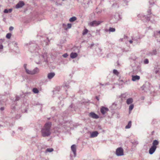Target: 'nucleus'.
Here are the masks:
<instances>
[{
    "label": "nucleus",
    "instance_id": "nucleus-29",
    "mask_svg": "<svg viewBox=\"0 0 160 160\" xmlns=\"http://www.w3.org/2000/svg\"><path fill=\"white\" fill-rule=\"evenodd\" d=\"M88 31L87 29H86V28L84 29L82 31V35H85L88 33Z\"/></svg>",
    "mask_w": 160,
    "mask_h": 160
},
{
    "label": "nucleus",
    "instance_id": "nucleus-57",
    "mask_svg": "<svg viewBox=\"0 0 160 160\" xmlns=\"http://www.w3.org/2000/svg\"><path fill=\"white\" fill-rule=\"evenodd\" d=\"M96 98L98 100H99V98H98V97H96Z\"/></svg>",
    "mask_w": 160,
    "mask_h": 160
},
{
    "label": "nucleus",
    "instance_id": "nucleus-54",
    "mask_svg": "<svg viewBox=\"0 0 160 160\" xmlns=\"http://www.w3.org/2000/svg\"><path fill=\"white\" fill-rule=\"evenodd\" d=\"M36 105H40V106H40V107L42 106V105H41V104H39V103H36Z\"/></svg>",
    "mask_w": 160,
    "mask_h": 160
},
{
    "label": "nucleus",
    "instance_id": "nucleus-5",
    "mask_svg": "<svg viewBox=\"0 0 160 160\" xmlns=\"http://www.w3.org/2000/svg\"><path fill=\"white\" fill-rule=\"evenodd\" d=\"M102 22V21H100L94 20L89 22L88 25L91 27H96L100 25Z\"/></svg>",
    "mask_w": 160,
    "mask_h": 160
},
{
    "label": "nucleus",
    "instance_id": "nucleus-3",
    "mask_svg": "<svg viewBox=\"0 0 160 160\" xmlns=\"http://www.w3.org/2000/svg\"><path fill=\"white\" fill-rule=\"evenodd\" d=\"M24 68L26 72L28 74L34 75L38 73L39 70L37 68H35L33 70H30L27 68V64H24L23 65Z\"/></svg>",
    "mask_w": 160,
    "mask_h": 160
},
{
    "label": "nucleus",
    "instance_id": "nucleus-23",
    "mask_svg": "<svg viewBox=\"0 0 160 160\" xmlns=\"http://www.w3.org/2000/svg\"><path fill=\"white\" fill-rule=\"evenodd\" d=\"M158 36L160 37V31L158 32L156 31L154 32L153 36L155 37L156 38H157Z\"/></svg>",
    "mask_w": 160,
    "mask_h": 160
},
{
    "label": "nucleus",
    "instance_id": "nucleus-24",
    "mask_svg": "<svg viewBox=\"0 0 160 160\" xmlns=\"http://www.w3.org/2000/svg\"><path fill=\"white\" fill-rule=\"evenodd\" d=\"M128 94L127 92H125L124 93L122 94L120 97L121 98H126L128 95Z\"/></svg>",
    "mask_w": 160,
    "mask_h": 160
},
{
    "label": "nucleus",
    "instance_id": "nucleus-43",
    "mask_svg": "<svg viewBox=\"0 0 160 160\" xmlns=\"http://www.w3.org/2000/svg\"><path fill=\"white\" fill-rule=\"evenodd\" d=\"M44 42L45 43V44H44L43 43H42V46H43L44 47L48 45V44L47 41H44Z\"/></svg>",
    "mask_w": 160,
    "mask_h": 160
},
{
    "label": "nucleus",
    "instance_id": "nucleus-9",
    "mask_svg": "<svg viewBox=\"0 0 160 160\" xmlns=\"http://www.w3.org/2000/svg\"><path fill=\"white\" fill-rule=\"evenodd\" d=\"M99 133L97 131H95L92 132H90V138H94L97 137Z\"/></svg>",
    "mask_w": 160,
    "mask_h": 160
},
{
    "label": "nucleus",
    "instance_id": "nucleus-2",
    "mask_svg": "<svg viewBox=\"0 0 160 160\" xmlns=\"http://www.w3.org/2000/svg\"><path fill=\"white\" fill-rule=\"evenodd\" d=\"M52 123L50 122L46 123L41 130V133L43 137L49 136L51 133Z\"/></svg>",
    "mask_w": 160,
    "mask_h": 160
},
{
    "label": "nucleus",
    "instance_id": "nucleus-28",
    "mask_svg": "<svg viewBox=\"0 0 160 160\" xmlns=\"http://www.w3.org/2000/svg\"><path fill=\"white\" fill-rule=\"evenodd\" d=\"M12 9L10 8L9 9H5L4 11V12L5 13H8V12H11L12 11Z\"/></svg>",
    "mask_w": 160,
    "mask_h": 160
},
{
    "label": "nucleus",
    "instance_id": "nucleus-11",
    "mask_svg": "<svg viewBox=\"0 0 160 160\" xmlns=\"http://www.w3.org/2000/svg\"><path fill=\"white\" fill-rule=\"evenodd\" d=\"M109 111V109L107 108L104 107H102L101 108L100 111L101 113L104 115L106 113V112Z\"/></svg>",
    "mask_w": 160,
    "mask_h": 160
},
{
    "label": "nucleus",
    "instance_id": "nucleus-38",
    "mask_svg": "<svg viewBox=\"0 0 160 160\" xmlns=\"http://www.w3.org/2000/svg\"><path fill=\"white\" fill-rule=\"evenodd\" d=\"M128 1L126 0H124L123 1V6H125L126 5H127L128 3Z\"/></svg>",
    "mask_w": 160,
    "mask_h": 160
},
{
    "label": "nucleus",
    "instance_id": "nucleus-39",
    "mask_svg": "<svg viewBox=\"0 0 160 160\" xmlns=\"http://www.w3.org/2000/svg\"><path fill=\"white\" fill-rule=\"evenodd\" d=\"M115 28H110L109 29V31L110 32H115Z\"/></svg>",
    "mask_w": 160,
    "mask_h": 160
},
{
    "label": "nucleus",
    "instance_id": "nucleus-61",
    "mask_svg": "<svg viewBox=\"0 0 160 160\" xmlns=\"http://www.w3.org/2000/svg\"><path fill=\"white\" fill-rule=\"evenodd\" d=\"M15 45H18V44L17 42H15Z\"/></svg>",
    "mask_w": 160,
    "mask_h": 160
},
{
    "label": "nucleus",
    "instance_id": "nucleus-8",
    "mask_svg": "<svg viewBox=\"0 0 160 160\" xmlns=\"http://www.w3.org/2000/svg\"><path fill=\"white\" fill-rule=\"evenodd\" d=\"M25 4L22 1H20L16 5L15 8L16 9H18L22 8Z\"/></svg>",
    "mask_w": 160,
    "mask_h": 160
},
{
    "label": "nucleus",
    "instance_id": "nucleus-6",
    "mask_svg": "<svg viewBox=\"0 0 160 160\" xmlns=\"http://www.w3.org/2000/svg\"><path fill=\"white\" fill-rule=\"evenodd\" d=\"M116 154L117 156H121L123 155V150L122 148H117L116 150Z\"/></svg>",
    "mask_w": 160,
    "mask_h": 160
},
{
    "label": "nucleus",
    "instance_id": "nucleus-46",
    "mask_svg": "<svg viewBox=\"0 0 160 160\" xmlns=\"http://www.w3.org/2000/svg\"><path fill=\"white\" fill-rule=\"evenodd\" d=\"M20 99V97L19 96H17L16 97V101H18Z\"/></svg>",
    "mask_w": 160,
    "mask_h": 160
},
{
    "label": "nucleus",
    "instance_id": "nucleus-26",
    "mask_svg": "<svg viewBox=\"0 0 160 160\" xmlns=\"http://www.w3.org/2000/svg\"><path fill=\"white\" fill-rule=\"evenodd\" d=\"M131 125H132L131 121H129L128 122V125L126 126L125 128L126 129H128V128H130V127H131Z\"/></svg>",
    "mask_w": 160,
    "mask_h": 160
},
{
    "label": "nucleus",
    "instance_id": "nucleus-48",
    "mask_svg": "<svg viewBox=\"0 0 160 160\" xmlns=\"http://www.w3.org/2000/svg\"><path fill=\"white\" fill-rule=\"evenodd\" d=\"M4 40L2 39H0V44H2Z\"/></svg>",
    "mask_w": 160,
    "mask_h": 160
},
{
    "label": "nucleus",
    "instance_id": "nucleus-55",
    "mask_svg": "<svg viewBox=\"0 0 160 160\" xmlns=\"http://www.w3.org/2000/svg\"><path fill=\"white\" fill-rule=\"evenodd\" d=\"M18 129H20V130H22V127H19V128Z\"/></svg>",
    "mask_w": 160,
    "mask_h": 160
},
{
    "label": "nucleus",
    "instance_id": "nucleus-17",
    "mask_svg": "<svg viewBox=\"0 0 160 160\" xmlns=\"http://www.w3.org/2000/svg\"><path fill=\"white\" fill-rule=\"evenodd\" d=\"M69 88V83H67L65 84L64 86H62L61 88L60 89H65V91L67 92V88Z\"/></svg>",
    "mask_w": 160,
    "mask_h": 160
},
{
    "label": "nucleus",
    "instance_id": "nucleus-50",
    "mask_svg": "<svg viewBox=\"0 0 160 160\" xmlns=\"http://www.w3.org/2000/svg\"><path fill=\"white\" fill-rule=\"evenodd\" d=\"M4 107H1L0 108V110H1V111H3V110H4Z\"/></svg>",
    "mask_w": 160,
    "mask_h": 160
},
{
    "label": "nucleus",
    "instance_id": "nucleus-40",
    "mask_svg": "<svg viewBox=\"0 0 160 160\" xmlns=\"http://www.w3.org/2000/svg\"><path fill=\"white\" fill-rule=\"evenodd\" d=\"M11 36V34L10 33H8L7 34L6 37L8 39H10Z\"/></svg>",
    "mask_w": 160,
    "mask_h": 160
},
{
    "label": "nucleus",
    "instance_id": "nucleus-60",
    "mask_svg": "<svg viewBox=\"0 0 160 160\" xmlns=\"http://www.w3.org/2000/svg\"><path fill=\"white\" fill-rule=\"evenodd\" d=\"M150 12V10H149L148 11V13H149V12Z\"/></svg>",
    "mask_w": 160,
    "mask_h": 160
},
{
    "label": "nucleus",
    "instance_id": "nucleus-14",
    "mask_svg": "<svg viewBox=\"0 0 160 160\" xmlns=\"http://www.w3.org/2000/svg\"><path fill=\"white\" fill-rule=\"evenodd\" d=\"M157 54V51L156 49H155L152 51L148 53L147 55L148 56H152L154 55H156Z\"/></svg>",
    "mask_w": 160,
    "mask_h": 160
},
{
    "label": "nucleus",
    "instance_id": "nucleus-15",
    "mask_svg": "<svg viewBox=\"0 0 160 160\" xmlns=\"http://www.w3.org/2000/svg\"><path fill=\"white\" fill-rule=\"evenodd\" d=\"M55 75V73L54 72L49 73L47 75V78L49 80H51L54 77Z\"/></svg>",
    "mask_w": 160,
    "mask_h": 160
},
{
    "label": "nucleus",
    "instance_id": "nucleus-59",
    "mask_svg": "<svg viewBox=\"0 0 160 160\" xmlns=\"http://www.w3.org/2000/svg\"><path fill=\"white\" fill-rule=\"evenodd\" d=\"M149 3H150V4H151H151L152 5V4H154V2H153L152 3H150V2H149Z\"/></svg>",
    "mask_w": 160,
    "mask_h": 160
},
{
    "label": "nucleus",
    "instance_id": "nucleus-12",
    "mask_svg": "<svg viewBox=\"0 0 160 160\" xmlns=\"http://www.w3.org/2000/svg\"><path fill=\"white\" fill-rule=\"evenodd\" d=\"M152 16L149 15L148 16H146L145 15L142 16L141 17V19L142 20H145L146 21H148L150 20Z\"/></svg>",
    "mask_w": 160,
    "mask_h": 160
},
{
    "label": "nucleus",
    "instance_id": "nucleus-49",
    "mask_svg": "<svg viewBox=\"0 0 160 160\" xmlns=\"http://www.w3.org/2000/svg\"><path fill=\"white\" fill-rule=\"evenodd\" d=\"M3 48V46L2 44H0V49Z\"/></svg>",
    "mask_w": 160,
    "mask_h": 160
},
{
    "label": "nucleus",
    "instance_id": "nucleus-47",
    "mask_svg": "<svg viewBox=\"0 0 160 160\" xmlns=\"http://www.w3.org/2000/svg\"><path fill=\"white\" fill-rule=\"evenodd\" d=\"M54 130H55V131H57V132H60V131H59V129H58V130H57V128H54Z\"/></svg>",
    "mask_w": 160,
    "mask_h": 160
},
{
    "label": "nucleus",
    "instance_id": "nucleus-45",
    "mask_svg": "<svg viewBox=\"0 0 160 160\" xmlns=\"http://www.w3.org/2000/svg\"><path fill=\"white\" fill-rule=\"evenodd\" d=\"M14 29V28L12 26H11L9 28V30L10 31H12Z\"/></svg>",
    "mask_w": 160,
    "mask_h": 160
},
{
    "label": "nucleus",
    "instance_id": "nucleus-13",
    "mask_svg": "<svg viewBox=\"0 0 160 160\" xmlns=\"http://www.w3.org/2000/svg\"><path fill=\"white\" fill-rule=\"evenodd\" d=\"M89 116L90 117L94 119H98L99 118V116L93 112H90Z\"/></svg>",
    "mask_w": 160,
    "mask_h": 160
},
{
    "label": "nucleus",
    "instance_id": "nucleus-44",
    "mask_svg": "<svg viewBox=\"0 0 160 160\" xmlns=\"http://www.w3.org/2000/svg\"><path fill=\"white\" fill-rule=\"evenodd\" d=\"M68 56V55L67 53H65L62 55V56L65 58H66Z\"/></svg>",
    "mask_w": 160,
    "mask_h": 160
},
{
    "label": "nucleus",
    "instance_id": "nucleus-20",
    "mask_svg": "<svg viewBox=\"0 0 160 160\" xmlns=\"http://www.w3.org/2000/svg\"><path fill=\"white\" fill-rule=\"evenodd\" d=\"M133 99L132 98H129L126 100V103L127 104H131L133 102Z\"/></svg>",
    "mask_w": 160,
    "mask_h": 160
},
{
    "label": "nucleus",
    "instance_id": "nucleus-51",
    "mask_svg": "<svg viewBox=\"0 0 160 160\" xmlns=\"http://www.w3.org/2000/svg\"><path fill=\"white\" fill-rule=\"evenodd\" d=\"M141 100H143L144 99V96H142L140 98Z\"/></svg>",
    "mask_w": 160,
    "mask_h": 160
},
{
    "label": "nucleus",
    "instance_id": "nucleus-16",
    "mask_svg": "<svg viewBox=\"0 0 160 160\" xmlns=\"http://www.w3.org/2000/svg\"><path fill=\"white\" fill-rule=\"evenodd\" d=\"M156 147L152 146L149 150V153L150 154H152L155 151Z\"/></svg>",
    "mask_w": 160,
    "mask_h": 160
},
{
    "label": "nucleus",
    "instance_id": "nucleus-4",
    "mask_svg": "<svg viewBox=\"0 0 160 160\" xmlns=\"http://www.w3.org/2000/svg\"><path fill=\"white\" fill-rule=\"evenodd\" d=\"M151 88V85L149 82L146 83L141 87L142 90L146 92H149Z\"/></svg>",
    "mask_w": 160,
    "mask_h": 160
},
{
    "label": "nucleus",
    "instance_id": "nucleus-42",
    "mask_svg": "<svg viewBox=\"0 0 160 160\" xmlns=\"http://www.w3.org/2000/svg\"><path fill=\"white\" fill-rule=\"evenodd\" d=\"M72 24L70 23H68L67 24V28L69 29L71 28Z\"/></svg>",
    "mask_w": 160,
    "mask_h": 160
},
{
    "label": "nucleus",
    "instance_id": "nucleus-56",
    "mask_svg": "<svg viewBox=\"0 0 160 160\" xmlns=\"http://www.w3.org/2000/svg\"><path fill=\"white\" fill-rule=\"evenodd\" d=\"M157 41L158 42H160V39L159 40V39H157Z\"/></svg>",
    "mask_w": 160,
    "mask_h": 160
},
{
    "label": "nucleus",
    "instance_id": "nucleus-7",
    "mask_svg": "<svg viewBox=\"0 0 160 160\" xmlns=\"http://www.w3.org/2000/svg\"><path fill=\"white\" fill-rule=\"evenodd\" d=\"M121 18L120 15L118 13H116L112 17V19L113 21V22L116 23Z\"/></svg>",
    "mask_w": 160,
    "mask_h": 160
},
{
    "label": "nucleus",
    "instance_id": "nucleus-25",
    "mask_svg": "<svg viewBox=\"0 0 160 160\" xmlns=\"http://www.w3.org/2000/svg\"><path fill=\"white\" fill-rule=\"evenodd\" d=\"M140 38L139 36L136 37H132V40L133 41L134 43H136V41L138 39Z\"/></svg>",
    "mask_w": 160,
    "mask_h": 160
},
{
    "label": "nucleus",
    "instance_id": "nucleus-30",
    "mask_svg": "<svg viewBox=\"0 0 160 160\" xmlns=\"http://www.w3.org/2000/svg\"><path fill=\"white\" fill-rule=\"evenodd\" d=\"M77 19L75 17H73L69 19V21L70 22H73L75 21Z\"/></svg>",
    "mask_w": 160,
    "mask_h": 160
},
{
    "label": "nucleus",
    "instance_id": "nucleus-36",
    "mask_svg": "<svg viewBox=\"0 0 160 160\" xmlns=\"http://www.w3.org/2000/svg\"><path fill=\"white\" fill-rule=\"evenodd\" d=\"M143 62L144 64H148L149 63V60L148 59L146 58L144 60Z\"/></svg>",
    "mask_w": 160,
    "mask_h": 160
},
{
    "label": "nucleus",
    "instance_id": "nucleus-58",
    "mask_svg": "<svg viewBox=\"0 0 160 160\" xmlns=\"http://www.w3.org/2000/svg\"><path fill=\"white\" fill-rule=\"evenodd\" d=\"M93 45H94V44L93 43L91 45V48L93 46Z\"/></svg>",
    "mask_w": 160,
    "mask_h": 160
},
{
    "label": "nucleus",
    "instance_id": "nucleus-21",
    "mask_svg": "<svg viewBox=\"0 0 160 160\" xmlns=\"http://www.w3.org/2000/svg\"><path fill=\"white\" fill-rule=\"evenodd\" d=\"M117 104L116 102L113 103L111 107L112 110H115L117 109Z\"/></svg>",
    "mask_w": 160,
    "mask_h": 160
},
{
    "label": "nucleus",
    "instance_id": "nucleus-41",
    "mask_svg": "<svg viewBox=\"0 0 160 160\" xmlns=\"http://www.w3.org/2000/svg\"><path fill=\"white\" fill-rule=\"evenodd\" d=\"M100 84L102 86H106V85H109L110 84L109 82H107V83H105L104 84H102L101 83H100Z\"/></svg>",
    "mask_w": 160,
    "mask_h": 160
},
{
    "label": "nucleus",
    "instance_id": "nucleus-37",
    "mask_svg": "<svg viewBox=\"0 0 160 160\" xmlns=\"http://www.w3.org/2000/svg\"><path fill=\"white\" fill-rule=\"evenodd\" d=\"M120 82V84L121 85H122L123 84H126L127 82V81H124L123 80H121Z\"/></svg>",
    "mask_w": 160,
    "mask_h": 160
},
{
    "label": "nucleus",
    "instance_id": "nucleus-10",
    "mask_svg": "<svg viewBox=\"0 0 160 160\" xmlns=\"http://www.w3.org/2000/svg\"><path fill=\"white\" fill-rule=\"evenodd\" d=\"M71 149L74 154V157L76 156V147L75 145L73 144L71 147Z\"/></svg>",
    "mask_w": 160,
    "mask_h": 160
},
{
    "label": "nucleus",
    "instance_id": "nucleus-32",
    "mask_svg": "<svg viewBox=\"0 0 160 160\" xmlns=\"http://www.w3.org/2000/svg\"><path fill=\"white\" fill-rule=\"evenodd\" d=\"M134 108V105L133 104H131L129 106V110L130 112Z\"/></svg>",
    "mask_w": 160,
    "mask_h": 160
},
{
    "label": "nucleus",
    "instance_id": "nucleus-27",
    "mask_svg": "<svg viewBox=\"0 0 160 160\" xmlns=\"http://www.w3.org/2000/svg\"><path fill=\"white\" fill-rule=\"evenodd\" d=\"M32 91L35 94H37L39 92L38 90L36 88H33L32 89Z\"/></svg>",
    "mask_w": 160,
    "mask_h": 160
},
{
    "label": "nucleus",
    "instance_id": "nucleus-34",
    "mask_svg": "<svg viewBox=\"0 0 160 160\" xmlns=\"http://www.w3.org/2000/svg\"><path fill=\"white\" fill-rule=\"evenodd\" d=\"M113 73L117 75V76H118V75L119 74V72H118V71L116 69H114L113 70Z\"/></svg>",
    "mask_w": 160,
    "mask_h": 160
},
{
    "label": "nucleus",
    "instance_id": "nucleus-33",
    "mask_svg": "<svg viewBox=\"0 0 160 160\" xmlns=\"http://www.w3.org/2000/svg\"><path fill=\"white\" fill-rule=\"evenodd\" d=\"M53 151V148H48L46 150V152H52Z\"/></svg>",
    "mask_w": 160,
    "mask_h": 160
},
{
    "label": "nucleus",
    "instance_id": "nucleus-35",
    "mask_svg": "<svg viewBox=\"0 0 160 160\" xmlns=\"http://www.w3.org/2000/svg\"><path fill=\"white\" fill-rule=\"evenodd\" d=\"M128 37H127L126 36L124 35V38H121L120 39H119V42H122L123 41V39H125L127 40V39H128Z\"/></svg>",
    "mask_w": 160,
    "mask_h": 160
},
{
    "label": "nucleus",
    "instance_id": "nucleus-63",
    "mask_svg": "<svg viewBox=\"0 0 160 160\" xmlns=\"http://www.w3.org/2000/svg\"><path fill=\"white\" fill-rule=\"evenodd\" d=\"M115 88L114 86H113L112 87V89H113V88Z\"/></svg>",
    "mask_w": 160,
    "mask_h": 160
},
{
    "label": "nucleus",
    "instance_id": "nucleus-19",
    "mask_svg": "<svg viewBox=\"0 0 160 160\" xmlns=\"http://www.w3.org/2000/svg\"><path fill=\"white\" fill-rule=\"evenodd\" d=\"M78 54L76 52H72L70 54V57L71 58L74 59L78 56Z\"/></svg>",
    "mask_w": 160,
    "mask_h": 160
},
{
    "label": "nucleus",
    "instance_id": "nucleus-52",
    "mask_svg": "<svg viewBox=\"0 0 160 160\" xmlns=\"http://www.w3.org/2000/svg\"><path fill=\"white\" fill-rule=\"evenodd\" d=\"M129 43L131 44L132 43V42H133V41L132 40H130L129 41Z\"/></svg>",
    "mask_w": 160,
    "mask_h": 160
},
{
    "label": "nucleus",
    "instance_id": "nucleus-22",
    "mask_svg": "<svg viewBox=\"0 0 160 160\" xmlns=\"http://www.w3.org/2000/svg\"><path fill=\"white\" fill-rule=\"evenodd\" d=\"M158 144H159V142L158 140H154L153 141V142L152 143V146L157 148L156 146L158 145Z\"/></svg>",
    "mask_w": 160,
    "mask_h": 160
},
{
    "label": "nucleus",
    "instance_id": "nucleus-18",
    "mask_svg": "<svg viewBox=\"0 0 160 160\" xmlns=\"http://www.w3.org/2000/svg\"><path fill=\"white\" fill-rule=\"evenodd\" d=\"M140 76L138 75H132V80L133 81H135L137 80H138L140 79Z\"/></svg>",
    "mask_w": 160,
    "mask_h": 160
},
{
    "label": "nucleus",
    "instance_id": "nucleus-64",
    "mask_svg": "<svg viewBox=\"0 0 160 160\" xmlns=\"http://www.w3.org/2000/svg\"><path fill=\"white\" fill-rule=\"evenodd\" d=\"M72 105H71L70 106V107H71V108H72Z\"/></svg>",
    "mask_w": 160,
    "mask_h": 160
},
{
    "label": "nucleus",
    "instance_id": "nucleus-53",
    "mask_svg": "<svg viewBox=\"0 0 160 160\" xmlns=\"http://www.w3.org/2000/svg\"><path fill=\"white\" fill-rule=\"evenodd\" d=\"M158 72V70H156L155 71V73L157 74Z\"/></svg>",
    "mask_w": 160,
    "mask_h": 160
},
{
    "label": "nucleus",
    "instance_id": "nucleus-1",
    "mask_svg": "<svg viewBox=\"0 0 160 160\" xmlns=\"http://www.w3.org/2000/svg\"><path fill=\"white\" fill-rule=\"evenodd\" d=\"M25 45L28 46L29 51L32 53L35 62L37 64L40 63L42 61H46L47 54L44 53L42 54L40 48L37 44L30 42L25 43Z\"/></svg>",
    "mask_w": 160,
    "mask_h": 160
},
{
    "label": "nucleus",
    "instance_id": "nucleus-62",
    "mask_svg": "<svg viewBox=\"0 0 160 160\" xmlns=\"http://www.w3.org/2000/svg\"><path fill=\"white\" fill-rule=\"evenodd\" d=\"M115 5L114 4H113L112 5V6L114 7Z\"/></svg>",
    "mask_w": 160,
    "mask_h": 160
},
{
    "label": "nucleus",
    "instance_id": "nucleus-31",
    "mask_svg": "<svg viewBox=\"0 0 160 160\" xmlns=\"http://www.w3.org/2000/svg\"><path fill=\"white\" fill-rule=\"evenodd\" d=\"M97 129L98 131H101L102 132H104V130L102 129L101 126L100 125L98 126Z\"/></svg>",
    "mask_w": 160,
    "mask_h": 160
}]
</instances>
